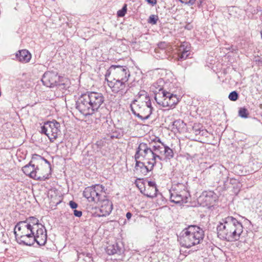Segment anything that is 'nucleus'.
Wrapping results in <instances>:
<instances>
[{
  "label": "nucleus",
  "mask_w": 262,
  "mask_h": 262,
  "mask_svg": "<svg viewBox=\"0 0 262 262\" xmlns=\"http://www.w3.org/2000/svg\"><path fill=\"white\" fill-rule=\"evenodd\" d=\"M218 236L228 242L238 241L243 231L241 222L231 216L223 219L217 227Z\"/></svg>",
  "instance_id": "f257e3e1"
},
{
  "label": "nucleus",
  "mask_w": 262,
  "mask_h": 262,
  "mask_svg": "<svg viewBox=\"0 0 262 262\" xmlns=\"http://www.w3.org/2000/svg\"><path fill=\"white\" fill-rule=\"evenodd\" d=\"M204 236L202 229L198 226L190 225L180 233L178 241L182 246L190 248L200 244Z\"/></svg>",
  "instance_id": "f03ea898"
},
{
  "label": "nucleus",
  "mask_w": 262,
  "mask_h": 262,
  "mask_svg": "<svg viewBox=\"0 0 262 262\" xmlns=\"http://www.w3.org/2000/svg\"><path fill=\"white\" fill-rule=\"evenodd\" d=\"M135 161L138 160L146 162L147 165L155 166L157 162V158L160 157L157 154V144L152 145L150 143H140L134 156Z\"/></svg>",
  "instance_id": "7ed1b4c3"
},
{
  "label": "nucleus",
  "mask_w": 262,
  "mask_h": 262,
  "mask_svg": "<svg viewBox=\"0 0 262 262\" xmlns=\"http://www.w3.org/2000/svg\"><path fill=\"white\" fill-rule=\"evenodd\" d=\"M14 233L16 239L19 244L27 246L32 245L34 242L37 243L35 231L31 228L30 225L26 224L21 221L18 223L15 227Z\"/></svg>",
  "instance_id": "20e7f679"
},
{
  "label": "nucleus",
  "mask_w": 262,
  "mask_h": 262,
  "mask_svg": "<svg viewBox=\"0 0 262 262\" xmlns=\"http://www.w3.org/2000/svg\"><path fill=\"white\" fill-rule=\"evenodd\" d=\"M130 108L133 113L142 120L148 119L153 110L149 97H146L145 101L134 100L130 104Z\"/></svg>",
  "instance_id": "39448f33"
},
{
  "label": "nucleus",
  "mask_w": 262,
  "mask_h": 262,
  "mask_svg": "<svg viewBox=\"0 0 262 262\" xmlns=\"http://www.w3.org/2000/svg\"><path fill=\"white\" fill-rule=\"evenodd\" d=\"M26 224L30 225L31 228L35 231L37 235V244L39 245H44L47 240V231L44 225L38 223V220L34 217H30L26 221H23Z\"/></svg>",
  "instance_id": "423d86ee"
},
{
  "label": "nucleus",
  "mask_w": 262,
  "mask_h": 262,
  "mask_svg": "<svg viewBox=\"0 0 262 262\" xmlns=\"http://www.w3.org/2000/svg\"><path fill=\"white\" fill-rule=\"evenodd\" d=\"M105 187L102 185L96 184L85 188L83 195L89 202L98 203L101 200L102 193H105Z\"/></svg>",
  "instance_id": "0eeeda50"
},
{
  "label": "nucleus",
  "mask_w": 262,
  "mask_h": 262,
  "mask_svg": "<svg viewBox=\"0 0 262 262\" xmlns=\"http://www.w3.org/2000/svg\"><path fill=\"white\" fill-rule=\"evenodd\" d=\"M76 108L85 116L92 115L94 112L92 108L89 99L85 94H82L78 99L76 104Z\"/></svg>",
  "instance_id": "6e6552de"
},
{
  "label": "nucleus",
  "mask_w": 262,
  "mask_h": 262,
  "mask_svg": "<svg viewBox=\"0 0 262 262\" xmlns=\"http://www.w3.org/2000/svg\"><path fill=\"white\" fill-rule=\"evenodd\" d=\"M161 94L163 98V100L162 101H158L157 97H155V98L157 102L163 107L173 108L179 101V98L177 97V95L169 92L162 90Z\"/></svg>",
  "instance_id": "1a4fd4ad"
},
{
  "label": "nucleus",
  "mask_w": 262,
  "mask_h": 262,
  "mask_svg": "<svg viewBox=\"0 0 262 262\" xmlns=\"http://www.w3.org/2000/svg\"><path fill=\"white\" fill-rule=\"evenodd\" d=\"M70 84V81L68 78L50 72V88L57 86L60 90H64L69 88Z\"/></svg>",
  "instance_id": "9d476101"
},
{
  "label": "nucleus",
  "mask_w": 262,
  "mask_h": 262,
  "mask_svg": "<svg viewBox=\"0 0 262 262\" xmlns=\"http://www.w3.org/2000/svg\"><path fill=\"white\" fill-rule=\"evenodd\" d=\"M158 142L160 144H157V154L160 158H157V161H167L172 159L174 156L172 149L162 143L160 139Z\"/></svg>",
  "instance_id": "9b49d317"
},
{
  "label": "nucleus",
  "mask_w": 262,
  "mask_h": 262,
  "mask_svg": "<svg viewBox=\"0 0 262 262\" xmlns=\"http://www.w3.org/2000/svg\"><path fill=\"white\" fill-rule=\"evenodd\" d=\"M107 84L111 88L114 93H118L123 95L125 94L128 90L127 81L119 79H114L113 81H109L107 79Z\"/></svg>",
  "instance_id": "f8f14e48"
},
{
  "label": "nucleus",
  "mask_w": 262,
  "mask_h": 262,
  "mask_svg": "<svg viewBox=\"0 0 262 262\" xmlns=\"http://www.w3.org/2000/svg\"><path fill=\"white\" fill-rule=\"evenodd\" d=\"M86 96L89 99L92 108L94 112L97 111L101 105L104 103V98L101 93L89 92L85 93Z\"/></svg>",
  "instance_id": "ddd939ff"
},
{
  "label": "nucleus",
  "mask_w": 262,
  "mask_h": 262,
  "mask_svg": "<svg viewBox=\"0 0 262 262\" xmlns=\"http://www.w3.org/2000/svg\"><path fill=\"white\" fill-rule=\"evenodd\" d=\"M112 73L114 79L128 81L130 76L129 70L126 66L115 65V69Z\"/></svg>",
  "instance_id": "4468645a"
},
{
  "label": "nucleus",
  "mask_w": 262,
  "mask_h": 262,
  "mask_svg": "<svg viewBox=\"0 0 262 262\" xmlns=\"http://www.w3.org/2000/svg\"><path fill=\"white\" fill-rule=\"evenodd\" d=\"M169 193L170 201L176 204L187 203L188 196H190L188 191H182L179 193L170 189Z\"/></svg>",
  "instance_id": "2eb2a0df"
},
{
  "label": "nucleus",
  "mask_w": 262,
  "mask_h": 262,
  "mask_svg": "<svg viewBox=\"0 0 262 262\" xmlns=\"http://www.w3.org/2000/svg\"><path fill=\"white\" fill-rule=\"evenodd\" d=\"M104 199L101 198L99 201L101 202L100 207V216H106L109 215L113 209V204L108 199H105V196L103 195Z\"/></svg>",
  "instance_id": "dca6fc26"
},
{
  "label": "nucleus",
  "mask_w": 262,
  "mask_h": 262,
  "mask_svg": "<svg viewBox=\"0 0 262 262\" xmlns=\"http://www.w3.org/2000/svg\"><path fill=\"white\" fill-rule=\"evenodd\" d=\"M199 200L204 204V205L210 206L215 202V194L213 191L203 192L202 195L200 196Z\"/></svg>",
  "instance_id": "f3484780"
},
{
  "label": "nucleus",
  "mask_w": 262,
  "mask_h": 262,
  "mask_svg": "<svg viewBox=\"0 0 262 262\" xmlns=\"http://www.w3.org/2000/svg\"><path fill=\"white\" fill-rule=\"evenodd\" d=\"M143 161L139 160L136 161L135 168L137 172H140L143 176H146L149 171L152 170L154 166L151 167V165H146V162Z\"/></svg>",
  "instance_id": "a211bd4d"
},
{
  "label": "nucleus",
  "mask_w": 262,
  "mask_h": 262,
  "mask_svg": "<svg viewBox=\"0 0 262 262\" xmlns=\"http://www.w3.org/2000/svg\"><path fill=\"white\" fill-rule=\"evenodd\" d=\"M106 252L108 255H121L124 252V249L118 243H115L108 245L106 248Z\"/></svg>",
  "instance_id": "6ab92c4d"
},
{
  "label": "nucleus",
  "mask_w": 262,
  "mask_h": 262,
  "mask_svg": "<svg viewBox=\"0 0 262 262\" xmlns=\"http://www.w3.org/2000/svg\"><path fill=\"white\" fill-rule=\"evenodd\" d=\"M190 45L187 42H184L179 48L178 56L179 60L186 59L189 55Z\"/></svg>",
  "instance_id": "aec40b11"
},
{
  "label": "nucleus",
  "mask_w": 262,
  "mask_h": 262,
  "mask_svg": "<svg viewBox=\"0 0 262 262\" xmlns=\"http://www.w3.org/2000/svg\"><path fill=\"white\" fill-rule=\"evenodd\" d=\"M16 59L21 62H29L31 58V55L27 50L18 51L15 55Z\"/></svg>",
  "instance_id": "412c9836"
},
{
  "label": "nucleus",
  "mask_w": 262,
  "mask_h": 262,
  "mask_svg": "<svg viewBox=\"0 0 262 262\" xmlns=\"http://www.w3.org/2000/svg\"><path fill=\"white\" fill-rule=\"evenodd\" d=\"M22 170L24 173L27 176H29L30 177L33 179H38L39 177H37L36 176V171L35 168V165L32 164L31 162L24 166L22 168Z\"/></svg>",
  "instance_id": "4be33fe9"
},
{
  "label": "nucleus",
  "mask_w": 262,
  "mask_h": 262,
  "mask_svg": "<svg viewBox=\"0 0 262 262\" xmlns=\"http://www.w3.org/2000/svg\"><path fill=\"white\" fill-rule=\"evenodd\" d=\"M187 183H178L177 184L173 185L170 190L175 191L178 192H181L182 191H188L187 188Z\"/></svg>",
  "instance_id": "5701e85b"
},
{
  "label": "nucleus",
  "mask_w": 262,
  "mask_h": 262,
  "mask_svg": "<svg viewBox=\"0 0 262 262\" xmlns=\"http://www.w3.org/2000/svg\"><path fill=\"white\" fill-rule=\"evenodd\" d=\"M148 185L150 188H151L154 190V193L152 194H147L146 195L148 197L153 198L156 196L157 192L158 191L157 188L156 187V184L155 182L153 181H148Z\"/></svg>",
  "instance_id": "b1692460"
},
{
  "label": "nucleus",
  "mask_w": 262,
  "mask_h": 262,
  "mask_svg": "<svg viewBox=\"0 0 262 262\" xmlns=\"http://www.w3.org/2000/svg\"><path fill=\"white\" fill-rule=\"evenodd\" d=\"M184 125V122L182 120L180 119H178L177 120H175L172 123V129H176L177 130H179L181 128L183 127Z\"/></svg>",
  "instance_id": "393cba45"
},
{
  "label": "nucleus",
  "mask_w": 262,
  "mask_h": 262,
  "mask_svg": "<svg viewBox=\"0 0 262 262\" xmlns=\"http://www.w3.org/2000/svg\"><path fill=\"white\" fill-rule=\"evenodd\" d=\"M56 127L55 128L51 129L52 136L53 139H55L57 138V136L60 133V123H56Z\"/></svg>",
  "instance_id": "a878e982"
},
{
  "label": "nucleus",
  "mask_w": 262,
  "mask_h": 262,
  "mask_svg": "<svg viewBox=\"0 0 262 262\" xmlns=\"http://www.w3.org/2000/svg\"><path fill=\"white\" fill-rule=\"evenodd\" d=\"M158 48L155 49V52L156 53H161L163 52V53H165V51L164 49L165 48V47L167 46V44L165 42H160L158 45Z\"/></svg>",
  "instance_id": "bb28decb"
},
{
  "label": "nucleus",
  "mask_w": 262,
  "mask_h": 262,
  "mask_svg": "<svg viewBox=\"0 0 262 262\" xmlns=\"http://www.w3.org/2000/svg\"><path fill=\"white\" fill-rule=\"evenodd\" d=\"M238 115L243 118H247L249 115L248 110L245 107H242L238 111Z\"/></svg>",
  "instance_id": "cd10ccee"
},
{
  "label": "nucleus",
  "mask_w": 262,
  "mask_h": 262,
  "mask_svg": "<svg viewBox=\"0 0 262 262\" xmlns=\"http://www.w3.org/2000/svg\"><path fill=\"white\" fill-rule=\"evenodd\" d=\"M230 183L236 184V186L233 187V189L234 193H237L240 190L241 184L235 179H231Z\"/></svg>",
  "instance_id": "c85d7f7f"
},
{
  "label": "nucleus",
  "mask_w": 262,
  "mask_h": 262,
  "mask_svg": "<svg viewBox=\"0 0 262 262\" xmlns=\"http://www.w3.org/2000/svg\"><path fill=\"white\" fill-rule=\"evenodd\" d=\"M158 20V16L156 15H151L148 19V23L152 25H156Z\"/></svg>",
  "instance_id": "c756f323"
},
{
  "label": "nucleus",
  "mask_w": 262,
  "mask_h": 262,
  "mask_svg": "<svg viewBox=\"0 0 262 262\" xmlns=\"http://www.w3.org/2000/svg\"><path fill=\"white\" fill-rule=\"evenodd\" d=\"M126 11H127V5H126V4H125L123 6L122 8L117 12L118 16L123 17L125 15Z\"/></svg>",
  "instance_id": "7c9ffc66"
},
{
  "label": "nucleus",
  "mask_w": 262,
  "mask_h": 262,
  "mask_svg": "<svg viewBox=\"0 0 262 262\" xmlns=\"http://www.w3.org/2000/svg\"><path fill=\"white\" fill-rule=\"evenodd\" d=\"M228 98L231 101H236L238 98V94L236 91H233L229 94Z\"/></svg>",
  "instance_id": "2f4dec72"
},
{
  "label": "nucleus",
  "mask_w": 262,
  "mask_h": 262,
  "mask_svg": "<svg viewBox=\"0 0 262 262\" xmlns=\"http://www.w3.org/2000/svg\"><path fill=\"white\" fill-rule=\"evenodd\" d=\"M41 81L43 85H46L47 87L49 86L48 85V83L49 82V79L48 77V72H46L44 73L42 79Z\"/></svg>",
  "instance_id": "473e14b6"
},
{
  "label": "nucleus",
  "mask_w": 262,
  "mask_h": 262,
  "mask_svg": "<svg viewBox=\"0 0 262 262\" xmlns=\"http://www.w3.org/2000/svg\"><path fill=\"white\" fill-rule=\"evenodd\" d=\"M49 123V121H47L44 123L43 125L41 126L40 133L41 134H45L49 138V134L47 133L48 128L46 126V125H47Z\"/></svg>",
  "instance_id": "72a5a7b5"
},
{
  "label": "nucleus",
  "mask_w": 262,
  "mask_h": 262,
  "mask_svg": "<svg viewBox=\"0 0 262 262\" xmlns=\"http://www.w3.org/2000/svg\"><path fill=\"white\" fill-rule=\"evenodd\" d=\"M202 127H203L201 126L199 124L194 125L192 128V132L195 135H199Z\"/></svg>",
  "instance_id": "f704fd0d"
},
{
  "label": "nucleus",
  "mask_w": 262,
  "mask_h": 262,
  "mask_svg": "<svg viewBox=\"0 0 262 262\" xmlns=\"http://www.w3.org/2000/svg\"><path fill=\"white\" fill-rule=\"evenodd\" d=\"M114 69H115V65H112L110 67V68L107 70V71H106V72L105 74L106 79H107V77H108L111 74H112L113 75L112 71L113 70H114Z\"/></svg>",
  "instance_id": "c9c22d12"
},
{
  "label": "nucleus",
  "mask_w": 262,
  "mask_h": 262,
  "mask_svg": "<svg viewBox=\"0 0 262 262\" xmlns=\"http://www.w3.org/2000/svg\"><path fill=\"white\" fill-rule=\"evenodd\" d=\"M181 3L185 4L186 5H193L195 0H179Z\"/></svg>",
  "instance_id": "e433bc0d"
},
{
  "label": "nucleus",
  "mask_w": 262,
  "mask_h": 262,
  "mask_svg": "<svg viewBox=\"0 0 262 262\" xmlns=\"http://www.w3.org/2000/svg\"><path fill=\"white\" fill-rule=\"evenodd\" d=\"M56 123H59V122H57L55 120H53L52 121H50V128H55L56 127Z\"/></svg>",
  "instance_id": "4c0bfd02"
},
{
  "label": "nucleus",
  "mask_w": 262,
  "mask_h": 262,
  "mask_svg": "<svg viewBox=\"0 0 262 262\" xmlns=\"http://www.w3.org/2000/svg\"><path fill=\"white\" fill-rule=\"evenodd\" d=\"M69 205L72 209H76L78 206L77 204L73 201H70Z\"/></svg>",
  "instance_id": "58836bf2"
},
{
  "label": "nucleus",
  "mask_w": 262,
  "mask_h": 262,
  "mask_svg": "<svg viewBox=\"0 0 262 262\" xmlns=\"http://www.w3.org/2000/svg\"><path fill=\"white\" fill-rule=\"evenodd\" d=\"M74 214L76 217H80L81 216L82 213L80 210H74Z\"/></svg>",
  "instance_id": "ea45409f"
},
{
  "label": "nucleus",
  "mask_w": 262,
  "mask_h": 262,
  "mask_svg": "<svg viewBox=\"0 0 262 262\" xmlns=\"http://www.w3.org/2000/svg\"><path fill=\"white\" fill-rule=\"evenodd\" d=\"M207 134H208V132L207 131V130L202 127V128L201 130L200 134L199 135H201L202 136L207 137Z\"/></svg>",
  "instance_id": "a19ab883"
},
{
  "label": "nucleus",
  "mask_w": 262,
  "mask_h": 262,
  "mask_svg": "<svg viewBox=\"0 0 262 262\" xmlns=\"http://www.w3.org/2000/svg\"><path fill=\"white\" fill-rule=\"evenodd\" d=\"M53 198L52 197H51V199L52 200L50 202V203H53V204H55V206H56L57 205H58V204H59L60 202H61V198L60 197V196H58V201L57 202H55V201H54L53 200H52Z\"/></svg>",
  "instance_id": "79ce46f5"
},
{
  "label": "nucleus",
  "mask_w": 262,
  "mask_h": 262,
  "mask_svg": "<svg viewBox=\"0 0 262 262\" xmlns=\"http://www.w3.org/2000/svg\"><path fill=\"white\" fill-rule=\"evenodd\" d=\"M148 4L154 6L157 4V0H145Z\"/></svg>",
  "instance_id": "37998d69"
},
{
  "label": "nucleus",
  "mask_w": 262,
  "mask_h": 262,
  "mask_svg": "<svg viewBox=\"0 0 262 262\" xmlns=\"http://www.w3.org/2000/svg\"><path fill=\"white\" fill-rule=\"evenodd\" d=\"M139 96L140 97H141V96H144L145 95V97L146 98V97H149L147 95V93L145 92V91H141L139 93Z\"/></svg>",
  "instance_id": "c03bdc74"
},
{
  "label": "nucleus",
  "mask_w": 262,
  "mask_h": 262,
  "mask_svg": "<svg viewBox=\"0 0 262 262\" xmlns=\"http://www.w3.org/2000/svg\"><path fill=\"white\" fill-rule=\"evenodd\" d=\"M132 216V214L130 212H128L126 214V217L127 219L128 220H130L131 217Z\"/></svg>",
  "instance_id": "a18cd8bd"
},
{
  "label": "nucleus",
  "mask_w": 262,
  "mask_h": 262,
  "mask_svg": "<svg viewBox=\"0 0 262 262\" xmlns=\"http://www.w3.org/2000/svg\"><path fill=\"white\" fill-rule=\"evenodd\" d=\"M45 221H47V216L42 217L41 219L42 222L45 224Z\"/></svg>",
  "instance_id": "49530a36"
},
{
  "label": "nucleus",
  "mask_w": 262,
  "mask_h": 262,
  "mask_svg": "<svg viewBox=\"0 0 262 262\" xmlns=\"http://www.w3.org/2000/svg\"><path fill=\"white\" fill-rule=\"evenodd\" d=\"M165 57H166V56L165 55H162L161 56H159V57L161 58H164Z\"/></svg>",
  "instance_id": "de8ad7c7"
},
{
  "label": "nucleus",
  "mask_w": 262,
  "mask_h": 262,
  "mask_svg": "<svg viewBox=\"0 0 262 262\" xmlns=\"http://www.w3.org/2000/svg\"><path fill=\"white\" fill-rule=\"evenodd\" d=\"M43 160H45V161L46 162V163L49 164V162L47 160L45 159H43Z\"/></svg>",
  "instance_id": "09e8293b"
},
{
  "label": "nucleus",
  "mask_w": 262,
  "mask_h": 262,
  "mask_svg": "<svg viewBox=\"0 0 262 262\" xmlns=\"http://www.w3.org/2000/svg\"><path fill=\"white\" fill-rule=\"evenodd\" d=\"M35 156H36L38 158L42 159V157L41 156H40L36 155Z\"/></svg>",
  "instance_id": "8fccbe9b"
},
{
  "label": "nucleus",
  "mask_w": 262,
  "mask_h": 262,
  "mask_svg": "<svg viewBox=\"0 0 262 262\" xmlns=\"http://www.w3.org/2000/svg\"><path fill=\"white\" fill-rule=\"evenodd\" d=\"M214 166H214V165H211V166H210L209 167V168H212L214 167Z\"/></svg>",
  "instance_id": "3c124183"
},
{
  "label": "nucleus",
  "mask_w": 262,
  "mask_h": 262,
  "mask_svg": "<svg viewBox=\"0 0 262 262\" xmlns=\"http://www.w3.org/2000/svg\"><path fill=\"white\" fill-rule=\"evenodd\" d=\"M260 34H261V38H262V29H261V31L260 32Z\"/></svg>",
  "instance_id": "603ef678"
},
{
  "label": "nucleus",
  "mask_w": 262,
  "mask_h": 262,
  "mask_svg": "<svg viewBox=\"0 0 262 262\" xmlns=\"http://www.w3.org/2000/svg\"><path fill=\"white\" fill-rule=\"evenodd\" d=\"M50 142L52 141V139L51 138H50Z\"/></svg>",
  "instance_id": "864d4df0"
}]
</instances>
